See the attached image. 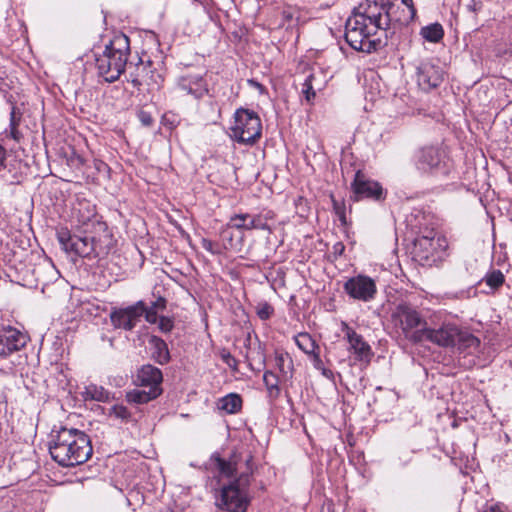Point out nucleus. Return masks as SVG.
I'll return each instance as SVG.
<instances>
[{"label":"nucleus","instance_id":"18","mask_svg":"<svg viewBox=\"0 0 512 512\" xmlns=\"http://www.w3.org/2000/svg\"><path fill=\"white\" fill-rule=\"evenodd\" d=\"M443 151L437 147H425L420 150L417 158V166L422 171H432L442 162Z\"/></svg>","mask_w":512,"mask_h":512},{"label":"nucleus","instance_id":"41","mask_svg":"<svg viewBox=\"0 0 512 512\" xmlns=\"http://www.w3.org/2000/svg\"><path fill=\"white\" fill-rule=\"evenodd\" d=\"M143 315L145 316L146 321L152 324L157 323L159 319L156 310H153V308H149L146 305Z\"/></svg>","mask_w":512,"mask_h":512},{"label":"nucleus","instance_id":"2","mask_svg":"<svg viewBox=\"0 0 512 512\" xmlns=\"http://www.w3.org/2000/svg\"><path fill=\"white\" fill-rule=\"evenodd\" d=\"M129 40L127 37L115 38L106 46L102 54L95 59L98 74L107 82L119 79L125 71L128 60Z\"/></svg>","mask_w":512,"mask_h":512},{"label":"nucleus","instance_id":"28","mask_svg":"<svg viewBox=\"0 0 512 512\" xmlns=\"http://www.w3.org/2000/svg\"><path fill=\"white\" fill-rule=\"evenodd\" d=\"M21 119L22 113L16 107H13L10 113L9 135L17 142H19L23 137L22 133L18 129Z\"/></svg>","mask_w":512,"mask_h":512},{"label":"nucleus","instance_id":"15","mask_svg":"<svg viewBox=\"0 0 512 512\" xmlns=\"http://www.w3.org/2000/svg\"><path fill=\"white\" fill-rule=\"evenodd\" d=\"M442 69L433 62H424L418 67L417 82L421 89L429 91L443 81Z\"/></svg>","mask_w":512,"mask_h":512},{"label":"nucleus","instance_id":"26","mask_svg":"<svg viewBox=\"0 0 512 512\" xmlns=\"http://www.w3.org/2000/svg\"><path fill=\"white\" fill-rule=\"evenodd\" d=\"M215 465L221 476L230 478L234 476V473L237 471L238 463L235 456L231 457L229 460L216 457Z\"/></svg>","mask_w":512,"mask_h":512},{"label":"nucleus","instance_id":"32","mask_svg":"<svg viewBox=\"0 0 512 512\" xmlns=\"http://www.w3.org/2000/svg\"><path fill=\"white\" fill-rule=\"evenodd\" d=\"M263 381L270 396H277L279 394V379L276 374L266 371L263 375Z\"/></svg>","mask_w":512,"mask_h":512},{"label":"nucleus","instance_id":"35","mask_svg":"<svg viewBox=\"0 0 512 512\" xmlns=\"http://www.w3.org/2000/svg\"><path fill=\"white\" fill-rule=\"evenodd\" d=\"M109 415L124 421H127L131 416L128 409L123 405H114L110 409Z\"/></svg>","mask_w":512,"mask_h":512},{"label":"nucleus","instance_id":"6","mask_svg":"<svg viewBox=\"0 0 512 512\" xmlns=\"http://www.w3.org/2000/svg\"><path fill=\"white\" fill-rule=\"evenodd\" d=\"M393 324L398 327L404 337L413 342L423 340L425 320L419 312L406 302L396 305L391 314Z\"/></svg>","mask_w":512,"mask_h":512},{"label":"nucleus","instance_id":"23","mask_svg":"<svg viewBox=\"0 0 512 512\" xmlns=\"http://www.w3.org/2000/svg\"><path fill=\"white\" fill-rule=\"evenodd\" d=\"M242 407V399L238 394L231 393L219 400L218 408L229 414L240 411Z\"/></svg>","mask_w":512,"mask_h":512},{"label":"nucleus","instance_id":"43","mask_svg":"<svg viewBox=\"0 0 512 512\" xmlns=\"http://www.w3.org/2000/svg\"><path fill=\"white\" fill-rule=\"evenodd\" d=\"M165 306H166L165 299L160 297L156 301H154L149 308H153V310H156V312H158L159 310L165 309Z\"/></svg>","mask_w":512,"mask_h":512},{"label":"nucleus","instance_id":"1","mask_svg":"<svg viewBox=\"0 0 512 512\" xmlns=\"http://www.w3.org/2000/svg\"><path fill=\"white\" fill-rule=\"evenodd\" d=\"M49 452L59 465L72 467L86 462L93 450L89 437L83 431L62 427L52 435Z\"/></svg>","mask_w":512,"mask_h":512},{"label":"nucleus","instance_id":"37","mask_svg":"<svg viewBox=\"0 0 512 512\" xmlns=\"http://www.w3.org/2000/svg\"><path fill=\"white\" fill-rule=\"evenodd\" d=\"M257 315L258 317L261 319V320H267L269 319L273 312H274V309L273 307L268 304V303H260L258 306H257Z\"/></svg>","mask_w":512,"mask_h":512},{"label":"nucleus","instance_id":"9","mask_svg":"<svg viewBox=\"0 0 512 512\" xmlns=\"http://www.w3.org/2000/svg\"><path fill=\"white\" fill-rule=\"evenodd\" d=\"M394 5L389 1L381 3L366 1L354 8L353 13L361 16L368 22H373L379 29H387L393 18Z\"/></svg>","mask_w":512,"mask_h":512},{"label":"nucleus","instance_id":"10","mask_svg":"<svg viewBox=\"0 0 512 512\" xmlns=\"http://www.w3.org/2000/svg\"><path fill=\"white\" fill-rule=\"evenodd\" d=\"M145 311V303L138 301L126 308H116L111 311L110 320L115 328L131 331L140 321Z\"/></svg>","mask_w":512,"mask_h":512},{"label":"nucleus","instance_id":"13","mask_svg":"<svg viewBox=\"0 0 512 512\" xmlns=\"http://www.w3.org/2000/svg\"><path fill=\"white\" fill-rule=\"evenodd\" d=\"M352 190L355 200L370 198L379 201L385 198L382 186L378 182L366 178L360 171L355 174Z\"/></svg>","mask_w":512,"mask_h":512},{"label":"nucleus","instance_id":"34","mask_svg":"<svg viewBox=\"0 0 512 512\" xmlns=\"http://www.w3.org/2000/svg\"><path fill=\"white\" fill-rule=\"evenodd\" d=\"M276 364H277L279 370L284 375L289 374L292 370V360L290 359V357L287 353L278 354L276 356Z\"/></svg>","mask_w":512,"mask_h":512},{"label":"nucleus","instance_id":"8","mask_svg":"<svg viewBox=\"0 0 512 512\" xmlns=\"http://www.w3.org/2000/svg\"><path fill=\"white\" fill-rule=\"evenodd\" d=\"M261 131V120L255 112L243 108L236 111L234 125L231 127L234 139L239 143L252 144L260 138Z\"/></svg>","mask_w":512,"mask_h":512},{"label":"nucleus","instance_id":"25","mask_svg":"<svg viewBox=\"0 0 512 512\" xmlns=\"http://www.w3.org/2000/svg\"><path fill=\"white\" fill-rule=\"evenodd\" d=\"M424 339L436 343L439 346L446 347L448 346V330L444 327L437 330L427 329L425 326L423 329V340Z\"/></svg>","mask_w":512,"mask_h":512},{"label":"nucleus","instance_id":"30","mask_svg":"<svg viewBox=\"0 0 512 512\" xmlns=\"http://www.w3.org/2000/svg\"><path fill=\"white\" fill-rule=\"evenodd\" d=\"M87 398L99 401L107 402L110 400V393L101 386L90 385L86 388Z\"/></svg>","mask_w":512,"mask_h":512},{"label":"nucleus","instance_id":"19","mask_svg":"<svg viewBox=\"0 0 512 512\" xmlns=\"http://www.w3.org/2000/svg\"><path fill=\"white\" fill-rule=\"evenodd\" d=\"M179 87L194 98H202L208 93V88L200 75H187L180 79Z\"/></svg>","mask_w":512,"mask_h":512},{"label":"nucleus","instance_id":"3","mask_svg":"<svg viewBox=\"0 0 512 512\" xmlns=\"http://www.w3.org/2000/svg\"><path fill=\"white\" fill-rule=\"evenodd\" d=\"M380 30L373 22H368L355 13L347 19L345 25V39L357 51L371 53L377 49L380 40L373 36Z\"/></svg>","mask_w":512,"mask_h":512},{"label":"nucleus","instance_id":"24","mask_svg":"<svg viewBox=\"0 0 512 512\" xmlns=\"http://www.w3.org/2000/svg\"><path fill=\"white\" fill-rule=\"evenodd\" d=\"M444 29L439 23H432L420 30V35L428 42L437 43L444 37Z\"/></svg>","mask_w":512,"mask_h":512},{"label":"nucleus","instance_id":"42","mask_svg":"<svg viewBox=\"0 0 512 512\" xmlns=\"http://www.w3.org/2000/svg\"><path fill=\"white\" fill-rule=\"evenodd\" d=\"M321 75L322 73L320 71L316 72V71H313L311 72L306 79H311V83H314L315 85L318 84L320 85L321 89L323 88L324 86V81H322L321 79Z\"/></svg>","mask_w":512,"mask_h":512},{"label":"nucleus","instance_id":"38","mask_svg":"<svg viewBox=\"0 0 512 512\" xmlns=\"http://www.w3.org/2000/svg\"><path fill=\"white\" fill-rule=\"evenodd\" d=\"M402 4L405 5L408 9V14L407 16L401 20V19H394L395 21H403V22H409L411 20H413L415 14H416V9L413 5V0H401Z\"/></svg>","mask_w":512,"mask_h":512},{"label":"nucleus","instance_id":"20","mask_svg":"<svg viewBox=\"0 0 512 512\" xmlns=\"http://www.w3.org/2000/svg\"><path fill=\"white\" fill-rule=\"evenodd\" d=\"M162 392V389L136 388L126 394V400L129 403L145 404L156 399Z\"/></svg>","mask_w":512,"mask_h":512},{"label":"nucleus","instance_id":"33","mask_svg":"<svg viewBox=\"0 0 512 512\" xmlns=\"http://www.w3.org/2000/svg\"><path fill=\"white\" fill-rule=\"evenodd\" d=\"M316 90H321L320 85L311 83V79H305L302 94L308 103H311L316 96Z\"/></svg>","mask_w":512,"mask_h":512},{"label":"nucleus","instance_id":"36","mask_svg":"<svg viewBox=\"0 0 512 512\" xmlns=\"http://www.w3.org/2000/svg\"><path fill=\"white\" fill-rule=\"evenodd\" d=\"M201 246L203 249H205L206 251H208L209 253H211L213 255L222 253V247L219 244H217L207 238L201 239Z\"/></svg>","mask_w":512,"mask_h":512},{"label":"nucleus","instance_id":"11","mask_svg":"<svg viewBox=\"0 0 512 512\" xmlns=\"http://www.w3.org/2000/svg\"><path fill=\"white\" fill-rule=\"evenodd\" d=\"M344 290L351 298L363 302L373 300L377 293L375 281L365 275L348 279L344 284Z\"/></svg>","mask_w":512,"mask_h":512},{"label":"nucleus","instance_id":"22","mask_svg":"<svg viewBox=\"0 0 512 512\" xmlns=\"http://www.w3.org/2000/svg\"><path fill=\"white\" fill-rule=\"evenodd\" d=\"M234 227L229 226V222L226 227L223 228L220 232V238L222 241V249L225 250H233V251H241L243 246V235L238 236L237 239H234V233L232 231Z\"/></svg>","mask_w":512,"mask_h":512},{"label":"nucleus","instance_id":"27","mask_svg":"<svg viewBox=\"0 0 512 512\" xmlns=\"http://www.w3.org/2000/svg\"><path fill=\"white\" fill-rule=\"evenodd\" d=\"M299 10L293 6H284L281 11L282 20L279 23V27L286 26L287 28L292 27L295 23L299 21Z\"/></svg>","mask_w":512,"mask_h":512},{"label":"nucleus","instance_id":"48","mask_svg":"<svg viewBox=\"0 0 512 512\" xmlns=\"http://www.w3.org/2000/svg\"><path fill=\"white\" fill-rule=\"evenodd\" d=\"M98 225H99L100 228H104V224L98 223Z\"/></svg>","mask_w":512,"mask_h":512},{"label":"nucleus","instance_id":"12","mask_svg":"<svg viewBox=\"0 0 512 512\" xmlns=\"http://www.w3.org/2000/svg\"><path fill=\"white\" fill-rule=\"evenodd\" d=\"M28 336L12 326L0 329V357H7L25 347Z\"/></svg>","mask_w":512,"mask_h":512},{"label":"nucleus","instance_id":"7","mask_svg":"<svg viewBox=\"0 0 512 512\" xmlns=\"http://www.w3.org/2000/svg\"><path fill=\"white\" fill-rule=\"evenodd\" d=\"M249 483V476L243 472L237 479L221 489L216 499V506L228 512H246L249 498L245 487Z\"/></svg>","mask_w":512,"mask_h":512},{"label":"nucleus","instance_id":"31","mask_svg":"<svg viewBox=\"0 0 512 512\" xmlns=\"http://www.w3.org/2000/svg\"><path fill=\"white\" fill-rule=\"evenodd\" d=\"M504 280L505 277L500 270H492L485 275V277L481 280V283L485 282L491 290H495L502 286Z\"/></svg>","mask_w":512,"mask_h":512},{"label":"nucleus","instance_id":"4","mask_svg":"<svg viewBox=\"0 0 512 512\" xmlns=\"http://www.w3.org/2000/svg\"><path fill=\"white\" fill-rule=\"evenodd\" d=\"M57 239L65 252L83 258H100L109 253L108 245H104L101 238L72 235L69 230L60 229L57 232Z\"/></svg>","mask_w":512,"mask_h":512},{"label":"nucleus","instance_id":"16","mask_svg":"<svg viewBox=\"0 0 512 512\" xmlns=\"http://www.w3.org/2000/svg\"><path fill=\"white\" fill-rule=\"evenodd\" d=\"M343 331L349 342L350 349L353 350L357 358L359 360H369L372 356V350L363 337L346 324Z\"/></svg>","mask_w":512,"mask_h":512},{"label":"nucleus","instance_id":"21","mask_svg":"<svg viewBox=\"0 0 512 512\" xmlns=\"http://www.w3.org/2000/svg\"><path fill=\"white\" fill-rule=\"evenodd\" d=\"M295 343L299 349L308 355H313L315 365L321 363L319 353L316 350L319 349L315 340L308 333H300L295 337Z\"/></svg>","mask_w":512,"mask_h":512},{"label":"nucleus","instance_id":"44","mask_svg":"<svg viewBox=\"0 0 512 512\" xmlns=\"http://www.w3.org/2000/svg\"><path fill=\"white\" fill-rule=\"evenodd\" d=\"M139 118L145 126H150L153 122L152 117L146 112H141Z\"/></svg>","mask_w":512,"mask_h":512},{"label":"nucleus","instance_id":"29","mask_svg":"<svg viewBox=\"0 0 512 512\" xmlns=\"http://www.w3.org/2000/svg\"><path fill=\"white\" fill-rule=\"evenodd\" d=\"M152 342L154 343L156 350L154 357L156 358L157 362L159 364L167 363L170 359L167 344L162 339L157 337H153Z\"/></svg>","mask_w":512,"mask_h":512},{"label":"nucleus","instance_id":"40","mask_svg":"<svg viewBox=\"0 0 512 512\" xmlns=\"http://www.w3.org/2000/svg\"><path fill=\"white\" fill-rule=\"evenodd\" d=\"M222 360L233 370L237 369L238 361L227 351L221 353Z\"/></svg>","mask_w":512,"mask_h":512},{"label":"nucleus","instance_id":"47","mask_svg":"<svg viewBox=\"0 0 512 512\" xmlns=\"http://www.w3.org/2000/svg\"><path fill=\"white\" fill-rule=\"evenodd\" d=\"M132 83L134 87H139L141 85V82L138 79L132 80Z\"/></svg>","mask_w":512,"mask_h":512},{"label":"nucleus","instance_id":"14","mask_svg":"<svg viewBox=\"0 0 512 512\" xmlns=\"http://www.w3.org/2000/svg\"><path fill=\"white\" fill-rule=\"evenodd\" d=\"M271 216L269 214H249L240 213L231 216L229 220V226L234 227L237 230H267L271 231L268 225V219Z\"/></svg>","mask_w":512,"mask_h":512},{"label":"nucleus","instance_id":"45","mask_svg":"<svg viewBox=\"0 0 512 512\" xmlns=\"http://www.w3.org/2000/svg\"><path fill=\"white\" fill-rule=\"evenodd\" d=\"M482 512H504V511L499 505L495 504V505L487 506Z\"/></svg>","mask_w":512,"mask_h":512},{"label":"nucleus","instance_id":"17","mask_svg":"<svg viewBox=\"0 0 512 512\" xmlns=\"http://www.w3.org/2000/svg\"><path fill=\"white\" fill-rule=\"evenodd\" d=\"M162 379L160 369L152 365H144L139 369L135 382L139 387L161 389Z\"/></svg>","mask_w":512,"mask_h":512},{"label":"nucleus","instance_id":"5","mask_svg":"<svg viewBox=\"0 0 512 512\" xmlns=\"http://www.w3.org/2000/svg\"><path fill=\"white\" fill-rule=\"evenodd\" d=\"M479 346L480 340L472 333L450 326V360L455 364L465 369L474 366Z\"/></svg>","mask_w":512,"mask_h":512},{"label":"nucleus","instance_id":"39","mask_svg":"<svg viewBox=\"0 0 512 512\" xmlns=\"http://www.w3.org/2000/svg\"><path fill=\"white\" fill-rule=\"evenodd\" d=\"M173 326H174L173 321L170 318L165 317V316L159 317L158 327L161 330V332L169 333L172 330Z\"/></svg>","mask_w":512,"mask_h":512},{"label":"nucleus","instance_id":"46","mask_svg":"<svg viewBox=\"0 0 512 512\" xmlns=\"http://www.w3.org/2000/svg\"><path fill=\"white\" fill-rule=\"evenodd\" d=\"M335 251H339L340 253L344 250V246L342 243H337L335 246Z\"/></svg>","mask_w":512,"mask_h":512}]
</instances>
